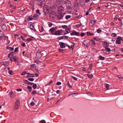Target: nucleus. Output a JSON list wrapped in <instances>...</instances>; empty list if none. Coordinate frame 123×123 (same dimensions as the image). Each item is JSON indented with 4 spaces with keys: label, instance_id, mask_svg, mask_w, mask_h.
<instances>
[{
    "label": "nucleus",
    "instance_id": "f257e3e1",
    "mask_svg": "<svg viewBox=\"0 0 123 123\" xmlns=\"http://www.w3.org/2000/svg\"><path fill=\"white\" fill-rule=\"evenodd\" d=\"M62 2L66 6L69 12H71L72 9V4L71 2L68 0L62 1Z\"/></svg>",
    "mask_w": 123,
    "mask_h": 123
},
{
    "label": "nucleus",
    "instance_id": "f03ea898",
    "mask_svg": "<svg viewBox=\"0 0 123 123\" xmlns=\"http://www.w3.org/2000/svg\"><path fill=\"white\" fill-rule=\"evenodd\" d=\"M57 18L59 19L62 18V6H60L58 8Z\"/></svg>",
    "mask_w": 123,
    "mask_h": 123
},
{
    "label": "nucleus",
    "instance_id": "7ed1b4c3",
    "mask_svg": "<svg viewBox=\"0 0 123 123\" xmlns=\"http://www.w3.org/2000/svg\"><path fill=\"white\" fill-rule=\"evenodd\" d=\"M73 8L75 11L77 12L79 10V6L77 2H75L73 4Z\"/></svg>",
    "mask_w": 123,
    "mask_h": 123
},
{
    "label": "nucleus",
    "instance_id": "20e7f679",
    "mask_svg": "<svg viewBox=\"0 0 123 123\" xmlns=\"http://www.w3.org/2000/svg\"><path fill=\"white\" fill-rule=\"evenodd\" d=\"M19 104L20 102L19 100L18 99H16L15 102V105L14 107L15 110H16L18 108Z\"/></svg>",
    "mask_w": 123,
    "mask_h": 123
},
{
    "label": "nucleus",
    "instance_id": "39448f33",
    "mask_svg": "<svg viewBox=\"0 0 123 123\" xmlns=\"http://www.w3.org/2000/svg\"><path fill=\"white\" fill-rule=\"evenodd\" d=\"M50 9L48 8V6L46 5L44 7L43 11L44 13L47 14L49 11Z\"/></svg>",
    "mask_w": 123,
    "mask_h": 123
},
{
    "label": "nucleus",
    "instance_id": "423d86ee",
    "mask_svg": "<svg viewBox=\"0 0 123 123\" xmlns=\"http://www.w3.org/2000/svg\"><path fill=\"white\" fill-rule=\"evenodd\" d=\"M65 30L66 31H64L62 30V35H65L67 33H69L71 32L70 28H68L66 29Z\"/></svg>",
    "mask_w": 123,
    "mask_h": 123
},
{
    "label": "nucleus",
    "instance_id": "0eeeda50",
    "mask_svg": "<svg viewBox=\"0 0 123 123\" xmlns=\"http://www.w3.org/2000/svg\"><path fill=\"white\" fill-rule=\"evenodd\" d=\"M70 35L71 36L74 35L77 36H79L80 35V33L76 31H74L70 33Z\"/></svg>",
    "mask_w": 123,
    "mask_h": 123
},
{
    "label": "nucleus",
    "instance_id": "6e6552de",
    "mask_svg": "<svg viewBox=\"0 0 123 123\" xmlns=\"http://www.w3.org/2000/svg\"><path fill=\"white\" fill-rule=\"evenodd\" d=\"M36 57L38 59H40L42 56V54L41 51L39 52H37L36 55Z\"/></svg>",
    "mask_w": 123,
    "mask_h": 123
},
{
    "label": "nucleus",
    "instance_id": "1a4fd4ad",
    "mask_svg": "<svg viewBox=\"0 0 123 123\" xmlns=\"http://www.w3.org/2000/svg\"><path fill=\"white\" fill-rule=\"evenodd\" d=\"M89 43L91 45H94L96 44L95 42L93 40H91L89 41Z\"/></svg>",
    "mask_w": 123,
    "mask_h": 123
},
{
    "label": "nucleus",
    "instance_id": "9d476101",
    "mask_svg": "<svg viewBox=\"0 0 123 123\" xmlns=\"http://www.w3.org/2000/svg\"><path fill=\"white\" fill-rule=\"evenodd\" d=\"M2 29L4 31L7 30V27L6 25L5 24H1L0 25Z\"/></svg>",
    "mask_w": 123,
    "mask_h": 123
},
{
    "label": "nucleus",
    "instance_id": "9b49d317",
    "mask_svg": "<svg viewBox=\"0 0 123 123\" xmlns=\"http://www.w3.org/2000/svg\"><path fill=\"white\" fill-rule=\"evenodd\" d=\"M96 22L95 21L91 20L90 21L89 24L90 26H92L94 25L95 23Z\"/></svg>",
    "mask_w": 123,
    "mask_h": 123
},
{
    "label": "nucleus",
    "instance_id": "f8f14e48",
    "mask_svg": "<svg viewBox=\"0 0 123 123\" xmlns=\"http://www.w3.org/2000/svg\"><path fill=\"white\" fill-rule=\"evenodd\" d=\"M34 24H33L31 25L30 26V29L34 31H36V30L34 28V25H34Z\"/></svg>",
    "mask_w": 123,
    "mask_h": 123
},
{
    "label": "nucleus",
    "instance_id": "ddd939ff",
    "mask_svg": "<svg viewBox=\"0 0 123 123\" xmlns=\"http://www.w3.org/2000/svg\"><path fill=\"white\" fill-rule=\"evenodd\" d=\"M61 31L59 30L56 31L55 33L54 34L55 35H58L60 34Z\"/></svg>",
    "mask_w": 123,
    "mask_h": 123
},
{
    "label": "nucleus",
    "instance_id": "4468645a",
    "mask_svg": "<svg viewBox=\"0 0 123 123\" xmlns=\"http://www.w3.org/2000/svg\"><path fill=\"white\" fill-rule=\"evenodd\" d=\"M79 4L80 6H84L85 5V3L84 1H79Z\"/></svg>",
    "mask_w": 123,
    "mask_h": 123
},
{
    "label": "nucleus",
    "instance_id": "2eb2a0df",
    "mask_svg": "<svg viewBox=\"0 0 123 123\" xmlns=\"http://www.w3.org/2000/svg\"><path fill=\"white\" fill-rule=\"evenodd\" d=\"M14 53L13 52H12V53H10L8 55V57L9 58H11L13 56Z\"/></svg>",
    "mask_w": 123,
    "mask_h": 123
},
{
    "label": "nucleus",
    "instance_id": "dca6fc26",
    "mask_svg": "<svg viewBox=\"0 0 123 123\" xmlns=\"http://www.w3.org/2000/svg\"><path fill=\"white\" fill-rule=\"evenodd\" d=\"M12 59L13 60L14 62H15L18 60V57L16 56H14L12 58Z\"/></svg>",
    "mask_w": 123,
    "mask_h": 123
},
{
    "label": "nucleus",
    "instance_id": "f3484780",
    "mask_svg": "<svg viewBox=\"0 0 123 123\" xmlns=\"http://www.w3.org/2000/svg\"><path fill=\"white\" fill-rule=\"evenodd\" d=\"M55 29L56 28L55 27H52L50 29V30H49V31L51 32H54L56 30Z\"/></svg>",
    "mask_w": 123,
    "mask_h": 123
},
{
    "label": "nucleus",
    "instance_id": "a211bd4d",
    "mask_svg": "<svg viewBox=\"0 0 123 123\" xmlns=\"http://www.w3.org/2000/svg\"><path fill=\"white\" fill-rule=\"evenodd\" d=\"M104 44L105 45V47H108L109 46V45L108 44V43H107L106 42V41H104Z\"/></svg>",
    "mask_w": 123,
    "mask_h": 123
},
{
    "label": "nucleus",
    "instance_id": "6ab92c4d",
    "mask_svg": "<svg viewBox=\"0 0 123 123\" xmlns=\"http://www.w3.org/2000/svg\"><path fill=\"white\" fill-rule=\"evenodd\" d=\"M6 49L10 50L11 51H13L14 50V48L11 47H9L8 46H7L6 47Z\"/></svg>",
    "mask_w": 123,
    "mask_h": 123
},
{
    "label": "nucleus",
    "instance_id": "aec40b11",
    "mask_svg": "<svg viewBox=\"0 0 123 123\" xmlns=\"http://www.w3.org/2000/svg\"><path fill=\"white\" fill-rule=\"evenodd\" d=\"M35 77V76H34V75L33 74H30L29 75H28L26 76L27 78H29L30 77Z\"/></svg>",
    "mask_w": 123,
    "mask_h": 123
},
{
    "label": "nucleus",
    "instance_id": "412c9836",
    "mask_svg": "<svg viewBox=\"0 0 123 123\" xmlns=\"http://www.w3.org/2000/svg\"><path fill=\"white\" fill-rule=\"evenodd\" d=\"M29 18H28V21H30L34 19L33 16H29Z\"/></svg>",
    "mask_w": 123,
    "mask_h": 123
},
{
    "label": "nucleus",
    "instance_id": "4be33fe9",
    "mask_svg": "<svg viewBox=\"0 0 123 123\" xmlns=\"http://www.w3.org/2000/svg\"><path fill=\"white\" fill-rule=\"evenodd\" d=\"M99 59L102 60H104L105 59V58L104 57H102L101 55L99 56Z\"/></svg>",
    "mask_w": 123,
    "mask_h": 123
},
{
    "label": "nucleus",
    "instance_id": "5701e85b",
    "mask_svg": "<svg viewBox=\"0 0 123 123\" xmlns=\"http://www.w3.org/2000/svg\"><path fill=\"white\" fill-rule=\"evenodd\" d=\"M67 45L66 44H65L64 43L62 42V48H64L66 46H67Z\"/></svg>",
    "mask_w": 123,
    "mask_h": 123
},
{
    "label": "nucleus",
    "instance_id": "b1692460",
    "mask_svg": "<svg viewBox=\"0 0 123 123\" xmlns=\"http://www.w3.org/2000/svg\"><path fill=\"white\" fill-rule=\"evenodd\" d=\"M25 81L27 82V83H26L27 84H28L29 85H32L33 84H34L33 83H31L30 82H29L28 81V80H25Z\"/></svg>",
    "mask_w": 123,
    "mask_h": 123
},
{
    "label": "nucleus",
    "instance_id": "393cba45",
    "mask_svg": "<svg viewBox=\"0 0 123 123\" xmlns=\"http://www.w3.org/2000/svg\"><path fill=\"white\" fill-rule=\"evenodd\" d=\"M105 85V87L106 90H108L109 89V85L108 84H106Z\"/></svg>",
    "mask_w": 123,
    "mask_h": 123
},
{
    "label": "nucleus",
    "instance_id": "a878e982",
    "mask_svg": "<svg viewBox=\"0 0 123 123\" xmlns=\"http://www.w3.org/2000/svg\"><path fill=\"white\" fill-rule=\"evenodd\" d=\"M27 88L29 91V92H30L32 90V87H31L29 86H27Z\"/></svg>",
    "mask_w": 123,
    "mask_h": 123
},
{
    "label": "nucleus",
    "instance_id": "bb28decb",
    "mask_svg": "<svg viewBox=\"0 0 123 123\" xmlns=\"http://www.w3.org/2000/svg\"><path fill=\"white\" fill-rule=\"evenodd\" d=\"M9 95L10 97H12L13 96V92H10L9 94Z\"/></svg>",
    "mask_w": 123,
    "mask_h": 123
},
{
    "label": "nucleus",
    "instance_id": "cd10ccee",
    "mask_svg": "<svg viewBox=\"0 0 123 123\" xmlns=\"http://www.w3.org/2000/svg\"><path fill=\"white\" fill-rule=\"evenodd\" d=\"M117 34L115 33H112L111 34V36L114 37H115L117 36Z\"/></svg>",
    "mask_w": 123,
    "mask_h": 123
},
{
    "label": "nucleus",
    "instance_id": "c85d7f7f",
    "mask_svg": "<svg viewBox=\"0 0 123 123\" xmlns=\"http://www.w3.org/2000/svg\"><path fill=\"white\" fill-rule=\"evenodd\" d=\"M71 16L70 15H67L66 16L65 18L66 19H68L69 18H71Z\"/></svg>",
    "mask_w": 123,
    "mask_h": 123
},
{
    "label": "nucleus",
    "instance_id": "c756f323",
    "mask_svg": "<svg viewBox=\"0 0 123 123\" xmlns=\"http://www.w3.org/2000/svg\"><path fill=\"white\" fill-rule=\"evenodd\" d=\"M78 93L77 92L76 93H72V95H73V96L74 97H76V95H77L78 94Z\"/></svg>",
    "mask_w": 123,
    "mask_h": 123
},
{
    "label": "nucleus",
    "instance_id": "7c9ffc66",
    "mask_svg": "<svg viewBox=\"0 0 123 123\" xmlns=\"http://www.w3.org/2000/svg\"><path fill=\"white\" fill-rule=\"evenodd\" d=\"M9 74L10 75H12L13 74V72L11 70L8 71Z\"/></svg>",
    "mask_w": 123,
    "mask_h": 123
},
{
    "label": "nucleus",
    "instance_id": "2f4dec72",
    "mask_svg": "<svg viewBox=\"0 0 123 123\" xmlns=\"http://www.w3.org/2000/svg\"><path fill=\"white\" fill-rule=\"evenodd\" d=\"M116 44H120L121 43V41H120L118 40L117 39V40H116Z\"/></svg>",
    "mask_w": 123,
    "mask_h": 123
},
{
    "label": "nucleus",
    "instance_id": "473e14b6",
    "mask_svg": "<svg viewBox=\"0 0 123 123\" xmlns=\"http://www.w3.org/2000/svg\"><path fill=\"white\" fill-rule=\"evenodd\" d=\"M83 46H84L86 47V48H87L88 47V45H87L88 44L87 43H85L83 42Z\"/></svg>",
    "mask_w": 123,
    "mask_h": 123
},
{
    "label": "nucleus",
    "instance_id": "72a5a7b5",
    "mask_svg": "<svg viewBox=\"0 0 123 123\" xmlns=\"http://www.w3.org/2000/svg\"><path fill=\"white\" fill-rule=\"evenodd\" d=\"M68 27L66 25H62V28L63 29H66Z\"/></svg>",
    "mask_w": 123,
    "mask_h": 123
},
{
    "label": "nucleus",
    "instance_id": "f704fd0d",
    "mask_svg": "<svg viewBox=\"0 0 123 123\" xmlns=\"http://www.w3.org/2000/svg\"><path fill=\"white\" fill-rule=\"evenodd\" d=\"M37 86V84H35L33 85L32 87L34 89H35L36 88Z\"/></svg>",
    "mask_w": 123,
    "mask_h": 123
},
{
    "label": "nucleus",
    "instance_id": "c9c22d12",
    "mask_svg": "<svg viewBox=\"0 0 123 123\" xmlns=\"http://www.w3.org/2000/svg\"><path fill=\"white\" fill-rule=\"evenodd\" d=\"M105 49L107 51L110 52L111 51L110 49L109 48L107 47H105Z\"/></svg>",
    "mask_w": 123,
    "mask_h": 123
},
{
    "label": "nucleus",
    "instance_id": "e433bc0d",
    "mask_svg": "<svg viewBox=\"0 0 123 123\" xmlns=\"http://www.w3.org/2000/svg\"><path fill=\"white\" fill-rule=\"evenodd\" d=\"M87 34L88 36H91L93 35L92 33H91L89 32H87Z\"/></svg>",
    "mask_w": 123,
    "mask_h": 123
},
{
    "label": "nucleus",
    "instance_id": "4c0bfd02",
    "mask_svg": "<svg viewBox=\"0 0 123 123\" xmlns=\"http://www.w3.org/2000/svg\"><path fill=\"white\" fill-rule=\"evenodd\" d=\"M37 93V92L35 90L32 91V92H31V94H36Z\"/></svg>",
    "mask_w": 123,
    "mask_h": 123
},
{
    "label": "nucleus",
    "instance_id": "58836bf2",
    "mask_svg": "<svg viewBox=\"0 0 123 123\" xmlns=\"http://www.w3.org/2000/svg\"><path fill=\"white\" fill-rule=\"evenodd\" d=\"M87 76L89 78H92L93 77V75L92 74L91 75L87 74Z\"/></svg>",
    "mask_w": 123,
    "mask_h": 123
},
{
    "label": "nucleus",
    "instance_id": "ea45409f",
    "mask_svg": "<svg viewBox=\"0 0 123 123\" xmlns=\"http://www.w3.org/2000/svg\"><path fill=\"white\" fill-rule=\"evenodd\" d=\"M28 80L30 81H34V79L33 78H29Z\"/></svg>",
    "mask_w": 123,
    "mask_h": 123
},
{
    "label": "nucleus",
    "instance_id": "a19ab883",
    "mask_svg": "<svg viewBox=\"0 0 123 123\" xmlns=\"http://www.w3.org/2000/svg\"><path fill=\"white\" fill-rule=\"evenodd\" d=\"M33 17L34 18L33 19H37V15H34Z\"/></svg>",
    "mask_w": 123,
    "mask_h": 123
},
{
    "label": "nucleus",
    "instance_id": "79ce46f5",
    "mask_svg": "<svg viewBox=\"0 0 123 123\" xmlns=\"http://www.w3.org/2000/svg\"><path fill=\"white\" fill-rule=\"evenodd\" d=\"M18 47L16 48L14 50V52H17L18 51Z\"/></svg>",
    "mask_w": 123,
    "mask_h": 123
},
{
    "label": "nucleus",
    "instance_id": "37998d69",
    "mask_svg": "<svg viewBox=\"0 0 123 123\" xmlns=\"http://www.w3.org/2000/svg\"><path fill=\"white\" fill-rule=\"evenodd\" d=\"M85 35V33H84L82 32V33L81 34H80V35L81 37H83L84 35Z\"/></svg>",
    "mask_w": 123,
    "mask_h": 123
},
{
    "label": "nucleus",
    "instance_id": "c03bdc74",
    "mask_svg": "<svg viewBox=\"0 0 123 123\" xmlns=\"http://www.w3.org/2000/svg\"><path fill=\"white\" fill-rule=\"evenodd\" d=\"M68 37L67 36H64L62 37V39H67L68 38Z\"/></svg>",
    "mask_w": 123,
    "mask_h": 123
},
{
    "label": "nucleus",
    "instance_id": "a18cd8bd",
    "mask_svg": "<svg viewBox=\"0 0 123 123\" xmlns=\"http://www.w3.org/2000/svg\"><path fill=\"white\" fill-rule=\"evenodd\" d=\"M118 40L120 41H121L122 40V38L120 37H118L117 38V39Z\"/></svg>",
    "mask_w": 123,
    "mask_h": 123
},
{
    "label": "nucleus",
    "instance_id": "49530a36",
    "mask_svg": "<svg viewBox=\"0 0 123 123\" xmlns=\"http://www.w3.org/2000/svg\"><path fill=\"white\" fill-rule=\"evenodd\" d=\"M102 31V30L100 29H98L97 30V32L98 33H100Z\"/></svg>",
    "mask_w": 123,
    "mask_h": 123
},
{
    "label": "nucleus",
    "instance_id": "de8ad7c7",
    "mask_svg": "<svg viewBox=\"0 0 123 123\" xmlns=\"http://www.w3.org/2000/svg\"><path fill=\"white\" fill-rule=\"evenodd\" d=\"M40 123H46V122L45 120H43L40 121Z\"/></svg>",
    "mask_w": 123,
    "mask_h": 123
},
{
    "label": "nucleus",
    "instance_id": "09e8293b",
    "mask_svg": "<svg viewBox=\"0 0 123 123\" xmlns=\"http://www.w3.org/2000/svg\"><path fill=\"white\" fill-rule=\"evenodd\" d=\"M26 71H25L23 72L21 74V75H25V74H26Z\"/></svg>",
    "mask_w": 123,
    "mask_h": 123
},
{
    "label": "nucleus",
    "instance_id": "8fccbe9b",
    "mask_svg": "<svg viewBox=\"0 0 123 123\" xmlns=\"http://www.w3.org/2000/svg\"><path fill=\"white\" fill-rule=\"evenodd\" d=\"M30 105L31 106H33L35 105V103L33 102L32 101V102L31 103Z\"/></svg>",
    "mask_w": 123,
    "mask_h": 123
},
{
    "label": "nucleus",
    "instance_id": "3c124183",
    "mask_svg": "<svg viewBox=\"0 0 123 123\" xmlns=\"http://www.w3.org/2000/svg\"><path fill=\"white\" fill-rule=\"evenodd\" d=\"M61 82H57L56 83V85H57L59 86L60 85H61Z\"/></svg>",
    "mask_w": 123,
    "mask_h": 123
},
{
    "label": "nucleus",
    "instance_id": "603ef678",
    "mask_svg": "<svg viewBox=\"0 0 123 123\" xmlns=\"http://www.w3.org/2000/svg\"><path fill=\"white\" fill-rule=\"evenodd\" d=\"M35 62H36L37 64H39L40 62L39 61V60H36Z\"/></svg>",
    "mask_w": 123,
    "mask_h": 123
},
{
    "label": "nucleus",
    "instance_id": "864d4df0",
    "mask_svg": "<svg viewBox=\"0 0 123 123\" xmlns=\"http://www.w3.org/2000/svg\"><path fill=\"white\" fill-rule=\"evenodd\" d=\"M32 40V39L31 38H28L26 40L27 41H29Z\"/></svg>",
    "mask_w": 123,
    "mask_h": 123
},
{
    "label": "nucleus",
    "instance_id": "5fc2aeb1",
    "mask_svg": "<svg viewBox=\"0 0 123 123\" xmlns=\"http://www.w3.org/2000/svg\"><path fill=\"white\" fill-rule=\"evenodd\" d=\"M72 77L75 80H77V78L75 77H74L73 76H72Z\"/></svg>",
    "mask_w": 123,
    "mask_h": 123
},
{
    "label": "nucleus",
    "instance_id": "6e6d98bb",
    "mask_svg": "<svg viewBox=\"0 0 123 123\" xmlns=\"http://www.w3.org/2000/svg\"><path fill=\"white\" fill-rule=\"evenodd\" d=\"M36 12L37 13H39V14H41V13L40 12L39 10H37L36 11Z\"/></svg>",
    "mask_w": 123,
    "mask_h": 123
},
{
    "label": "nucleus",
    "instance_id": "4d7b16f0",
    "mask_svg": "<svg viewBox=\"0 0 123 123\" xmlns=\"http://www.w3.org/2000/svg\"><path fill=\"white\" fill-rule=\"evenodd\" d=\"M118 77L119 79H123V77L121 75H118Z\"/></svg>",
    "mask_w": 123,
    "mask_h": 123
},
{
    "label": "nucleus",
    "instance_id": "13d9d810",
    "mask_svg": "<svg viewBox=\"0 0 123 123\" xmlns=\"http://www.w3.org/2000/svg\"><path fill=\"white\" fill-rule=\"evenodd\" d=\"M52 23H51L49 24V27H50L52 26Z\"/></svg>",
    "mask_w": 123,
    "mask_h": 123
},
{
    "label": "nucleus",
    "instance_id": "bf43d9fd",
    "mask_svg": "<svg viewBox=\"0 0 123 123\" xmlns=\"http://www.w3.org/2000/svg\"><path fill=\"white\" fill-rule=\"evenodd\" d=\"M15 38H17V39H18L19 37L18 35H15Z\"/></svg>",
    "mask_w": 123,
    "mask_h": 123
},
{
    "label": "nucleus",
    "instance_id": "052dcab7",
    "mask_svg": "<svg viewBox=\"0 0 123 123\" xmlns=\"http://www.w3.org/2000/svg\"><path fill=\"white\" fill-rule=\"evenodd\" d=\"M21 45L23 47H24L25 46V43H23L21 44Z\"/></svg>",
    "mask_w": 123,
    "mask_h": 123
},
{
    "label": "nucleus",
    "instance_id": "680f3d73",
    "mask_svg": "<svg viewBox=\"0 0 123 123\" xmlns=\"http://www.w3.org/2000/svg\"><path fill=\"white\" fill-rule=\"evenodd\" d=\"M67 85H68L69 87L70 88H71L72 87V86L71 85H70L68 82V83L67 84Z\"/></svg>",
    "mask_w": 123,
    "mask_h": 123
},
{
    "label": "nucleus",
    "instance_id": "e2e57ef3",
    "mask_svg": "<svg viewBox=\"0 0 123 123\" xmlns=\"http://www.w3.org/2000/svg\"><path fill=\"white\" fill-rule=\"evenodd\" d=\"M43 27L42 26L41 27V30L40 31V32H43Z\"/></svg>",
    "mask_w": 123,
    "mask_h": 123
},
{
    "label": "nucleus",
    "instance_id": "0e129e2a",
    "mask_svg": "<svg viewBox=\"0 0 123 123\" xmlns=\"http://www.w3.org/2000/svg\"><path fill=\"white\" fill-rule=\"evenodd\" d=\"M34 75L36 77H37L39 76L38 74L36 73L35 74H34Z\"/></svg>",
    "mask_w": 123,
    "mask_h": 123
},
{
    "label": "nucleus",
    "instance_id": "69168bd1",
    "mask_svg": "<svg viewBox=\"0 0 123 123\" xmlns=\"http://www.w3.org/2000/svg\"><path fill=\"white\" fill-rule=\"evenodd\" d=\"M3 37V36L2 35H1L0 37V40H1Z\"/></svg>",
    "mask_w": 123,
    "mask_h": 123
},
{
    "label": "nucleus",
    "instance_id": "338daca9",
    "mask_svg": "<svg viewBox=\"0 0 123 123\" xmlns=\"http://www.w3.org/2000/svg\"><path fill=\"white\" fill-rule=\"evenodd\" d=\"M21 38L22 39V40H25V38L23 37L22 36H21Z\"/></svg>",
    "mask_w": 123,
    "mask_h": 123
},
{
    "label": "nucleus",
    "instance_id": "774afa93",
    "mask_svg": "<svg viewBox=\"0 0 123 123\" xmlns=\"http://www.w3.org/2000/svg\"><path fill=\"white\" fill-rule=\"evenodd\" d=\"M60 92V91L59 90H57L56 91V93L57 94H58Z\"/></svg>",
    "mask_w": 123,
    "mask_h": 123
}]
</instances>
